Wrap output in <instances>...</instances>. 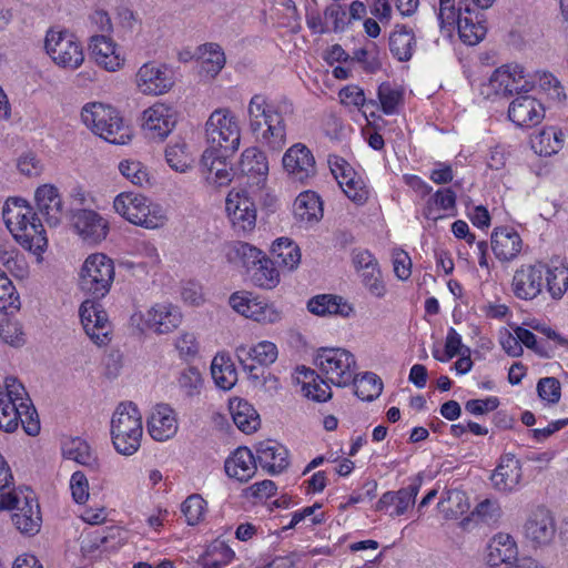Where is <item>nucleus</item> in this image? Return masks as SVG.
I'll use <instances>...</instances> for the list:
<instances>
[{
  "label": "nucleus",
  "mask_w": 568,
  "mask_h": 568,
  "mask_svg": "<svg viewBox=\"0 0 568 568\" xmlns=\"http://www.w3.org/2000/svg\"><path fill=\"white\" fill-rule=\"evenodd\" d=\"M290 112V103L271 102L263 94H254L247 104V120L256 141L271 151L282 150L286 143L285 115Z\"/></svg>",
  "instance_id": "1"
},
{
  "label": "nucleus",
  "mask_w": 568,
  "mask_h": 568,
  "mask_svg": "<svg viewBox=\"0 0 568 568\" xmlns=\"http://www.w3.org/2000/svg\"><path fill=\"white\" fill-rule=\"evenodd\" d=\"M20 424L29 436L40 433L39 416L24 385L8 376L0 384V430L13 433Z\"/></svg>",
  "instance_id": "2"
},
{
  "label": "nucleus",
  "mask_w": 568,
  "mask_h": 568,
  "mask_svg": "<svg viewBox=\"0 0 568 568\" xmlns=\"http://www.w3.org/2000/svg\"><path fill=\"white\" fill-rule=\"evenodd\" d=\"M4 223L16 241L26 250L41 256L48 245L42 223L22 199H11L3 207Z\"/></svg>",
  "instance_id": "3"
},
{
  "label": "nucleus",
  "mask_w": 568,
  "mask_h": 568,
  "mask_svg": "<svg viewBox=\"0 0 568 568\" xmlns=\"http://www.w3.org/2000/svg\"><path fill=\"white\" fill-rule=\"evenodd\" d=\"M80 119L87 129L109 143L124 145L132 140L131 125L111 104L88 102L81 108Z\"/></svg>",
  "instance_id": "4"
},
{
  "label": "nucleus",
  "mask_w": 568,
  "mask_h": 568,
  "mask_svg": "<svg viewBox=\"0 0 568 568\" xmlns=\"http://www.w3.org/2000/svg\"><path fill=\"white\" fill-rule=\"evenodd\" d=\"M110 436L114 450L125 457L133 456L143 437L142 414L132 402L120 403L112 413Z\"/></svg>",
  "instance_id": "5"
},
{
  "label": "nucleus",
  "mask_w": 568,
  "mask_h": 568,
  "mask_svg": "<svg viewBox=\"0 0 568 568\" xmlns=\"http://www.w3.org/2000/svg\"><path fill=\"white\" fill-rule=\"evenodd\" d=\"M112 206L126 222L146 230L162 229L169 221L166 209L141 193L121 192L114 197Z\"/></svg>",
  "instance_id": "6"
},
{
  "label": "nucleus",
  "mask_w": 568,
  "mask_h": 568,
  "mask_svg": "<svg viewBox=\"0 0 568 568\" xmlns=\"http://www.w3.org/2000/svg\"><path fill=\"white\" fill-rule=\"evenodd\" d=\"M438 20L442 28L458 30L460 40L468 45L479 43L486 36L484 16L469 3L455 7V0H439Z\"/></svg>",
  "instance_id": "7"
},
{
  "label": "nucleus",
  "mask_w": 568,
  "mask_h": 568,
  "mask_svg": "<svg viewBox=\"0 0 568 568\" xmlns=\"http://www.w3.org/2000/svg\"><path fill=\"white\" fill-rule=\"evenodd\" d=\"M534 81L525 68L518 63H508L495 69L488 79L480 83L479 94L486 100H498L514 93H528Z\"/></svg>",
  "instance_id": "8"
},
{
  "label": "nucleus",
  "mask_w": 568,
  "mask_h": 568,
  "mask_svg": "<svg viewBox=\"0 0 568 568\" xmlns=\"http://www.w3.org/2000/svg\"><path fill=\"white\" fill-rule=\"evenodd\" d=\"M242 129L239 116L229 108L215 109L205 122L206 149L234 154L241 144Z\"/></svg>",
  "instance_id": "9"
},
{
  "label": "nucleus",
  "mask_w": 568,
  "mask_h": 568,
  "mask_svg": "<svg viewBox=\"0 0 568 568\" xmlns=\"http://www.w3.org/2000/svg\"><path fill=\"white\" fill-rule=\"evenodd\" d=\"M0 510L14 511L12 521L22 534L33 536L40 531V506L31 489L19 488L0 494Z\"/></svg>",
  "instance_id": "10"
},
{
  "label": "nucleus",
  "mask_w": 568,
  "mask_h": 568,
  "mask_svg": "<svg viewBox=\"0 0 568 568\" xmlns=\"http://www.w3.org/2000/svg\"><path fill=\"white\" fill-rule=\"evenodd\" d=\"M317 372L332 385L346 387L357 375L355 355L343 347H322L314 357Z\"/></svg>",
  "instance_id": "11"
},
{
  "label": "nucleus",
  "mask_w": 568,
  "mask_h": 568,
  "mask_svg": "<svg viewBox=\"0 0 568 568\" xmlns=\"http://www.w3.org/2000/svg\"><path fill=\"white\" fill-rule=\"evenodd\" d=\"M182 322L181 307L168 300L152 303L145 311H138L131 315L132 325L155 335L171 334Z\"/></svg>",
  "instance_id": "12"
},
{
  "label": "nucleus",
  "mask_w": 568,
  "mask_h": 568,
  "mask_svg": "<svg viewBox=\"0 0 568 568\" xmlns=\"http://www.w3.org/2000/svg\"><path fill=\"white\" fill-rule=\"evenodd\" d=\"M44 51L59 68L74 71L84 62V51L81 42L71 32L51 28L44 37Z\"/></svg>",
  "instance_id": "13"
},
{
  "label": "nucleus",
  "mask_w": 568,
  "mask_h": 568,
  "mask_svg": "<svg viewBox=\"0 0 568 568\" xmlns=\"http://www.w3.org/2000/svg\"><path fill=\"white\" fill-rule=\"evenodd\" d=\"M115 276L112 258L103 253H92L84 260L79 272L81 290L95 298L104 297Z\"/></svg>",
  "instance_id": "14"
},
{
  "label": "nucleus",
  "mask_w": 568,
  "mask_h": 568,
  "mask_svg": "<svg viewBox=\"0 0 568 568\" xmlns=\"http://www.w3.org/2000/svg\"><path fill=\"white\" fill-rule=\"evenodd\" d=\"M229 305L239 315L260 324H275L282 318V312L274 303L248 291L232 293Z\"/></svg>",
  "instance_id": "15"
},
{
  "label": "nucleus",
  "mask_w": 568,
  "mask_h": 568,
  "mask_svg": "<svg viewBox=\"0 0 568 568\" xmlns=\"http://www.w3.org/2000/svg\"><path fill=\"white\" fill-rule=\"evenodd\" d=\"M556 534L555 515L549 508L536 506L527 514L523 525V536L532 548H545L551 545Z\"/></svg>",
  "instance_id": "16"
},
{
  "label": "nucleus",
  "mask_w": 568,
  "mask_h": 568,
  "mask_svg": "<svg viewBox=\"0 0 568 568\" xmlns=\"http://www.w3.org/2000/svg\"><path fill=\"white\" fill-rule=\"evenodd\" d=\"M178 116L179 113L173 105L161 101L154 102L141 113V130L148 139L162 142L174 130Z\"/></svg>",
  "instance_id": "17"
},
{
  "label": "nucleus",
  "mask_w": 568,
  "mask_h": 568,
  "mask_svg": "<svg viewBox=\"0 0 568 568\" xmlns=\"http://www.w3.org/2000/svg\"><path fill=\"white\" fill-rule=\"evenodd\" d=\"M134 84L136 91L143 95H163L174 87V73L166 64L149 61L136 70Z\"/></svg>",
  "instance_id": "18"
},
{
  "label": "nucleus",
  "mask_w": 568,
  "mask_h": 568,
  "mask_svg": "<svg viewBox=\"0 0 568 568\" xmlns=\"http://www.w3.org/2000/svg\"><path fill=\"white\" fill-rule=\"evenodd\" d=\"M88 50L92 61L106 72L121 71L126 64L125 51L110 36H92L88 43Z\"/></svg>",
  "instance_id": "19"
},
{
  "label": "nucleus",
  "mask_w": 568,
  "mask_h": 568,
  "mask_svg": "<svg viewBox=\"0 0 568 568\" xmlns=\"http://www.w3.org/2000/svg\"><path fill=\"white\" fill-rule=\"evenodd\" d=\"M327 162L345 195L356 204H364L371 193L365 180L341 156L329 155Z\"/></svg>",
  "instance_id": "20"
},
{
  "label": "nucleus",
  "mask_w": 568,
  "mask_h": 568,
  "mask_svg": "<svg viewBox=\"0 0 568 568\" xmlns=\"http://www.w3.org/2000/svg\"><path fill=\"white\" fill-rule=\"evenodd\" d=\"M225 212L236 231L247 233L255 229L256 205L246 191L231 190L225 199Z\"/></svg>",
  "instance_id": "21"
},
{
  "label": "nucleus",
  "mask_w": 568,
  "mask_h": 568,
  "mask_svg": "<svg viewBox=\"0 0 568 568\" xmlns=\"http://www.w3.org/2000/svg\"><path fill=\"white\" fill-rule=\"evenodd\" d=\"M71 229L88 244H99L105 240L109 220L92 209H77L71 213Z\"/></svg>",
  "instance_id": "22"
},
{
  "label": "nucleus",
  "mask_w": 568,
  "mask_h": 568,
  "mask_svg": "<svg viewBox=\"0 0 568 568\" xmlns=\"http://www.w3.org/2000/svg\"><path fill=\"white\" fill-rule=\"evenodd\" d=\"M282 165L287 176L300 183H306L316 173L314 154L301 142L294 143L284 152Z\"/></svg>",
  "instance_id": "23"
},
{
  "label": "nucleus",
  "mask_w": 568,
  "mask_h": 568,
  "mask_svg": "<svg viewBox=\"0 0 568 568\" xmlns=\"http://www.w3.org/2000/svg\"><path fill=\"white\" fill-rule=\"evenodd\" d=\"M514 295L521 301H534L545 293V264L521 265L511 281Z\"/></svg>",
  "instance_id": "24"
},
{
  "label": "nucleus",
  "mask_w": 568,
  "mask_h": 568,
  "mask_svg": "<svg viewBox=\"0 0 568 568\" xmlns=\"http://www.w3.org/2000/svg\"><path fill=\"white\" fill-rule=\"evenodd\" d=\"M79 316L85 334L99 345L110 341L111 326L102 305L93 300H85L79 307Z\"/></svg>",
  "instance_id": "25"
},
{
  "label": "nucleus",
  "mask_w": 568,
  "mask_h": 568,
  "mask_svg": "<svg viewBox=\"0 0 568 568\" xmlns=\"http://www.w3.org/2000/svg\"><path fill=\"white\" fill-rule=\"evenodd\" d=\"M233 154L223 153L220 150L205 149L200 164V170L205 182L214 187L229 185L234 178V171L230 162Z\"/></svg>",
  "instance_id": "26"
},
{
  "label": "nucleus",
  "mask_w": 568,
  "mask_h": 568,
  "mask_svg": "<svg viewBox=\"0 0 568 568\" xmlns=\"http://www.w3.org/2000/svg\"><path fill=\"white\" fill-rule=\"evenodd\" d=\"M519 558V546L515 537L499 531L487 542L484 560L489 568H509Z\"/></svg>",
  "instance_id": "27"
},
{
  "label": "nucleus",
  "mask_w": 568,
  "mask_h": 568,
  "mask_svg": "<svg viewBox=\"0 0 568 568\" xmlns=\"http://www.w3.org/2000/svg\"><path fill=\"white\" fill-rule=\"evenodd\" d=\"M146 429L155 442L173 438L179 430L178 413L169 404L154 405L146 416Z\"/></svg>",
  "instance_id": "28"
},
{
  "label": "nucleus",
  "mask_w": 568,
  "mask_h": 568,
  "mask_svg": "<svg viewBox=\"0 0 568 568\" xmlns=\"http://www.w3.org/2000/svg\"><path fill=\"white\" fill-rule=\"evenodd\" d=\"M420 486L422 479L415 478L404 488L384 493L376 503V510L383 511L393 518L403 516L414 506Z\"/></svg>",
  "instance_id": "29"
},
{
  "label": "nucleus",
  "mask_w": 568,
  "mask_h": 568,
  "mask_svg": "<svg viewBox=\"0 0 568 568\" xmlns=\"http://www.w3.org/2000/svg\"><path fill=\"white\" fill-rule=\"evenodd\" d=\"M544 104L527 93L517 95L508 106V119L519 128H531L545 118Z\"/></svg>",
  "instance_id": "30"
},
{
  "label": "nucleus",
  "mask_w": 568,
  "mask_h": 568,
  "mask_svg": "<svg viewBox=\"0 0 568 568\" xmlns=\"http://www.w3.org/2000/svg\"><path fill=\"white\" fill-rule=\"evenodd\" d=\"M307 311L318 317L349 318L354 315V305L345 297L324 293L311 297L306 304Z\"/></svg>",
  "instance_id": "31"
},
{
  "label": "nucleus",
  "mask_w": 568,
  "mask_h": 568,
  "mask_svg": "<svg viewBox=\"0 0 568 568\" xmlns=\"http://www.w3.org/2000/svg\"><path fill=\"white\" fill-rule=\"evenodd\" d=\"M523 479L521 464L511 454L503 455L497 467L494 469L490 480L499 493L516 491Z\"/></svg>",
  "instance_id": "32"
},
{
  "label": "nucleus",
  "mask_w": 568,
  "mask_h": 568,
  "mask_svg": "<svg viewBox=\"0 0 568 568\" xmlns=\"http://www.w3.org/2000/svg\"><path fill=\"white\" fill-rule=\"evenodd\" d=\"M323 215V201L315 191H303L293 202V216L297 223L305 227L317 224Z\"/></svg>",
  "instance_id": "33"
},
{
  "label": "nucleus",
  "mask_w": 568,
  "mask_h": 568,
  "mask_svg": "<svg viewBox=\"0 0 568 568\" xmlns=\"http://www.w3.org/2000/svg\"><path fill=\"white\" fill-rule=\"evenodd\" d=\"M36 205L48 224L55 226L63 217V202L58 187L53 184H42L34 192Z\"/></svg>",
  "instance_id": "34"
},
{
  "label": "nucleus",
  "mask_w": 568,
  "mask_h": 568,
  "mask_svg": "<svg viewBox=\"0 0 568 568\" xmlns=\"http://www.w3.org/2000/svg\"><path fill=\"white\" fill-rule=\"evenodd\" d=\"M491 250L501 262L513 261L523 248V240L519 233L508 226L497 227L491 233Z\"/></svg>",
  "instance_id": "35"
},
{
  "label": "nucleus",
  "mask_w": 568,
  "mask_h": 568,
  "mask_svg": "<svg viewBox=\"0 0 568 568\" xmlns=\"http://www.w3.org/2000/svg\"><path fill=\"white\" fill-rule=\"evenodd\" d=\"M63 459L72 460L81 466L97 470L100 467L99 457L90 444L80 437L63 439L61 444Z\"/></svg>",
  "instance_id": "36"
},
{
  "label": "nucleus",
  "mask_w": 568,
  "mask_h": 568,
  "mask_svg": "<svg viewBox=\"0 0 568 568\" xmlns=\"http://www.w3.org/2000/svg\"><path fill=\"white\" fill-rule=\"evenodd\" d=\"M456 211V194L450 187L437 190L430 194L423 207V215L430 221L454 216Z\"/></svg>",
  "instance_id": "37"
},
{
  "label": "nucleus",
  "mask_w": 568,
  "mask_h": 568,
  "mask_svg": "<svg viewBox=\"0 0 568 568\" xmlns=\"http://www.w3.org/2000/svg\"><path fill=\"white\" fill-rule=\"evenodd\" d=\"M224 468L230 478L247 481L256 471V459L251 449L239 447L226 458Z\"/></svg>",
  "instance_id": "38"
},
{
  "label": "nucleus",
  "mask_w": 568,
  "mask_h": 568,
  "mask_svg": "<svg viewBox=\"0 0 568 568\" xmlns=\"http://www.w3.org/2000/svg\"><path fill=\"white\" fill-rule=\"evenodd\" d=\"M297 374L305 397L314 402H326L332 397L331 383L320 373L302 366L297 368Z\"/></svg>",
  "instance_id": "39"
},
{
  "label": "nucleus",
  "mask_w": 568,
  "mask_h": 568,
  "mask_svg": "<svg viewBox=\"0 0 568 568\" xmlns=\"http://www.w3.org/2000/svg\"><path fill=\"white\" fill-rule=\"evenodd\" d=\"M237 170L240 174L260 183L268 174V161L264 152L255 146L245 149L240 156Z\"/></svg>",
  "instance_id": "40"
},
{
  "label": "nucleus",
  "mask_w": 568,
  "mask_h": 568,
  "mask_svg": "<svg viewBox=\"0 0 568 568\" xmlns=\"http://www.w3.org/2000/svg\"><path fill=\"white\" fill-rule=\"evenodd\" d=\"M235 355L241 363L251 359L261 366H271L278 357V348L275 343L264 339L253 345L236 346Z\"/></svg>",
  "instance_id": "41"
},
{
  "label": "nucleus",
  "mask_w": 568,
  "mask_h": 568,
  "mask_svg": "<svg viewBox=\"0 0 568 568\" xmlns=\"http://www.w3.org/2000/svg\"><path fill=\"white\" fill-rule=\"evenodd\" d=\"M211 376L215 386L222 390L232 389L237 383V371L227 352H219L211 362Z\"/></svg>",
  "instance_id": "42"
},
{
  "label": "nucleus",
  "mask_w": 568,
  "mask_h": 568,
  "mask_svg": "<svg viewBox=\"0 0 568 568\" xmlns=\"http://www.w3.org/2000/svg\"><path fill=\"white\" fill-rule=\"evenodd\" d=\"M257 458L261 466L270 474H280L288 466L287 449L273 440L263 442L257 448Z\"/></svg>",
  "instance_id": "43"
},
{
  "label": "nucleus",
  "mask_w": 568,
  "mask_h": 568,
  "mask_svg": "<svg viewBox=\"0 0 568 568\" xmlns=\"http://www.w3.org/2000/svg\"><path fill=\"white\" fill-rule=\"evenodd\" d=\"M545 291L554 301H559L568 291V266L556 260L545 264Z\"/></svg>",
  "instance_id": "44"
},
{
  "label": "nucleus",
  "mask_w": 568,
  "mask_h": 568,
  "mask_svg": "<svg viewBox=\"0 0 568 568\" xmlns=\"http://www.w3.org/2000/svg\"><path fill=\"white\" fill-rule=\"evenodd\" d=\"M565 140V133L560 128L548 125L531 138V148L541 156H551L564 148Z\"/></svg>",
  "instance_id": "45"
},
{
  "label": "nucleus",
  "mask_w": 568,
  "mask_h": 568,
  "mask_svg": "<svg viewBox=\"0 0 568 568\" xmlns=\"http://www.w3.org/2000/svg\"><path fill=\"white\" fill-rule=\"evenodd\" d=\"M201 77L213 80L224 68L226 58L222 48L216 43H205L199 48Z\"/></svg>",
  "instance_id": "46"
},
{
  "label": "nucleus",
  "mask_w": 568,
  "mask_h": 568,
  "mask_svg": "<svg viewBox=\"0 0 568 568\" xmlns=\"http://www.w3.org/2000/svg\"><path fill=\"white\" fill-rule=\"evenodd\" d=\"M437 509L446 520H456L469 511V498L463 490L447 489L442 495Z\"/></svg>",
  "instance_id": "47"
},
{
  "label": "nucleus",
  "mask_w": 568,
  "mask_h": 568,
  "mask_svg": "<svg viewBox=\"0 0 568 568\" xmlns=\"http://www.w3.org/2000/svg\"><path fill=\"white\" fill-rule=\"evenodd\" d=\"M229 408L234 424L241 432L252 434L257 430L260 416L248 402L235 397L230 400Z\"/></svg>",
  "instance_id": "48"
},
{
  "label": "nucleus",
  "mask_w": 568,
  "mask_h": 568,
  "mask_svg": "<svg viewBox=\"0 0 568 568\" xmlns=\"http://www.w3.org/2000/svg\"><path fill=\"white\" fill-rule=\"evenodd\" d=\"M264 256L262 251L244 242H234L225 246L226 260L237 267L251 272Z\"/></svg>",
  "instance_id": "49"
},
{
  "label": "nucleus",
  "mask_w": 568,
  "mask_h": 568,
  "mask_svg": "<svg viewBox=\"0 0 568 568\" xmlns=\"http://www.w3.org/2000/svg\"><path fill=\"white\" fill-rule=\"evenodd\" d=\"M168 165L178 173H187L194 166V154L182 139L170 142L164 151Z\"/></svg>",
  "instance_id": "50"
},
{
  "label": "nucleus",
  "mask_w": 568,
  "mask_h": 568,
  "mask_svg": "<svg viewBox=\"0 0 568 568\" xmlns=\"http://www.w3.org/2000/svg\"><path fill=\"white\" fill-rule=\"evenodd\" d=\"M416 45L413 31L405 26H396L389 36V50L398 61H408Z\"/></svg>",
  "instance_id": "51"
},
{
  "label": "nucleus",
  "mask_w": 568,
  "mask_h": 568,
  "mask_svg": "<svg viewBox=\"0 0 568 568\" xmlns=\"http://www.w3.org/2000/svg\"><path fill=\"white\" fill-rule=\"evenodd\" d=\"M271 252L277 264L288 271L295 270L301 262L300 247L290 237L276 239L272 244Z\"/></svg>",
  "instance_id": "52"
},
{
  "label": "nucleus",
  "mask_w": 568,
  "mask_h": 568,
  "mask_svg": "<svg viewBox=\"0 0 568 568\" xmlns=\"http://www.w3.org/2000/svg\"><path fill=\"white\" fill-rule=\"evenodd\" d=\"M530 79L534 81V88H538L547 98L556 103L566 100V92L561 82L550 72L536 71Z\"/></svg>",
  "instance_id": "53"
},
{
  "label": "nucleus",
  "mask_w": 568,
  "mask_h": 568,
  "mask_svg": "<svg viewBox=\"0 0 568 568\" xmlns=\"http://www.w3.org/2000/svg\"><path fill=\"white\" fill-rule=\"evenodd\" d=\"M503 514L501 505L497 498H485L477 503L470 513V517L466 518L465 521L473 519L486 525H496L501 519Z\"/></svg>",
  "instance_id": "54"
},
{
  "label": "nucleus",
  "mask_w": 568,
  "mask_h": 568,
  "mask_svg": "<svg viewBox=\"0 0 568 568\" xmlns=\"http://www.w3.org/2000/svg\"><path fill=\"white\" fill-rule=\"evenodd\" d=\"M175 383L184 396L192 398L201 394L204 379L197 367L187 366L179 372Z\"/></svg>",
  "instance_id": "55"
},
{
  "label": "nucleus",
  "mask_w": 568,
  "mask_h": 568,
  "mask_svg": "<svg viewBox=\"0 0 568 568\" xmlns=\"http://www.w3.org/2000/svg\"><path fill=\"white\" fill-rule=\"evenodd\" d=\"M119 171L133 185L146 187L151 185V174L145 164L139 160L124 159L119 163Z\"/></svg>",
  "instance_id": "56"
},
{
  "label": "nucleus",
  "mask_w": 568,
  "mask_h": 568,
  "mask_svg": "<svg viewBox=\"0 0 568 568\" xmlns=\"http://www.w3.org/2000/svg\"><path fill=\"white\" fill-rule=\"evenodd\" d=\"M251 272L252 281L261 288L271 290L280 282L277 270L274 267L273 262L266 258L265 255Z\"/></svg>",
  "instance_id": "57"
},
{
  "label": "nucleus",
  "mask_w": 568,
  "mask_h": 568,
  "mask_svg": "<svg viewBox=\"0 0 568 568\" xmlns=\"http://www.w3.org/2000/svg\"><path fill=\"white\" fill-rule=\"evenodd\" d=\"M355 394L362 400L371 402L377 398L383 390L381 378L374 373H365L359 378L354 377Z\"/></svg>",
  "instance_id": "58"
},
{
  "label": "nucleus",
  "mask_w": 568,
  "mask_h": 568,
  "mask_svg": "<svg viewBox=\"0 0 568 568\" xmlns=\"http://www.w3.org/2000/svg\"><path fill=\"white\" fill-rule=\"evenodd\" d=\"M207 511L206 500L199 494L190 495L181 504V513L185 517V521L190 526L202 523Z\"/></svg>",
  "instance_id": "59"
},
{
  "label": "nucleus",
  "mask_w": 568,
  "mask_h": 568,
  "mask_svg": "<svg viewBox=\"0 0 568 568\" xmlns=\"http://www.w3.org/2000/svg\"><path fill=\"white\" fill-rule=\"evenodd\" d=\"M235 552L224 542H219L202 558L203 568H224L233 561Z\"/></svg>",
  "instance_id": "60"
},
{
  "label": "nucleus",
  "mask_w": 568,
  "mask_h": 568,
  "mask_svg": "<svg viewBox=\"0 0 568 568\" xmlns=\"http://www.w3.org/2000/svg\"><path fill=\"white\" fill-rule=\"evenodd\" d=\"M325 24L335 32L345 31L351 24L347 9L339 3L329 4L324 11Z\"/></svg>",
  "instance_id": "61"
},
{
  "label": "nucleus",
  "mask_w": 568,
  "mask_h": 568,
  "mask_svg": "<svg viewBox=\"0 0 568 568\" xmlns=\"http://www.w3.org/2000/svg\"><path fill=\"white\" fill-rule=\"evenodd\" d=\"M359 277L362 285L371 296L382 300L387 295V285L383 278L379 266L369 272L363 273Z\"/></svg>",
  "instance_id": "62"
},
{
  "label": "nucleus",
  "mask_w": 568,
  "mask_h": 568,
  "mask_svg": "<svg viewBox=\"0 0 568 568\" xmlns=\"http://www.w3.org/2000/svg\"><path fill=\"white\" fill-rule=\"evenodd\" d=\"M341 103L346 106H355L357 109L366 106H377L375 100H366L364 90L356 84H349L342 88L338 92Z\"/></svg>",
  "instance_id": "63"
},
{
  "label": "nucleus",
  "mask_w": 568,
  "mask_h": 568,
  "mask_svg": "<svg viewBox=\"0 0 568 568\" xmlns=\"http://www.w3.org/2000/svg\"><path fill=\"white\" fill-rule=\"evenodd\" d=\"M0 338L13 347H20L26 343L21 324L9 317H4L0 322Z\"/></svg>",
  "instance_id": "64"
}]
</instances>
